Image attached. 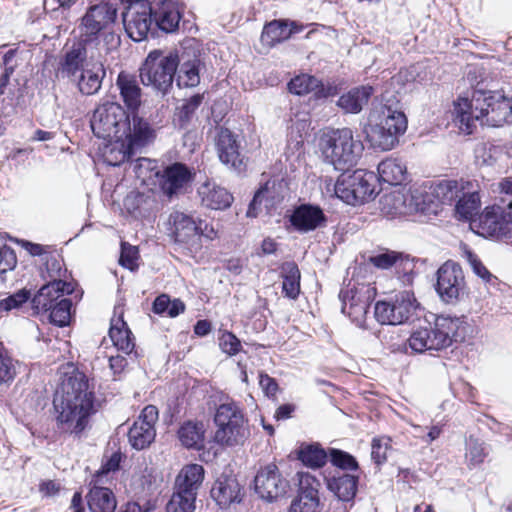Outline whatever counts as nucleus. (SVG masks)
<instances>
[{
	"instance_id": "obj_1",
	"label": "nucleus",
	"mask_w": 512,
	"mask_h": 512,
	"mask_svg": "<svg viewBox=\"0 0 512 512\" xmlns=\"http://www.w3.org/2000/svg\"><path fill=\"white\" fill-rule=\"evenodd\" d=\"M60 374L61 381L53 401L57 424L65 432L79 434L96 411L94 392L85 374L73 365L62 367Z\"/></svg>"
},
{
	"instance_id": "obj_2",
	"label": "nucleus",
	"mask_w": 512,
	"mask_h": 512,
	"mask_svg": "<svg viewBox=\"0 0 512 512\" xmlns=\"http://www.w3.org/2000/svg\"><path fill=\"white\" fill-rule=\"evenodd\" d=\"M452 121L460 132L470 135L477 127H500L512 122V98L500 92L473 90L453 101Z\"/></svg>"
},
{
	"instance_id": "obj_3",
	"label": "nucleus",
	"mask_w": 512,
	"mask_h": 512,
	"mask_svg": "<svg viewBox=\"0 0 512 512\" xmlns=\"http://www.w3.org/2000/svg\"><path fill=\"white\" fill-rule=\"evenodd\" d=\"M117 18L118 8L113 3L101 1L90 5L79 19V41L83 45L95 47L102 42L106 54L117 50L121 38L112 30Z\"/></svg>"
},
{
	"instance_id": "obj_4",
	"label": "nucleus",
	"mask_w": 512,
	"mask_h": 512,
	"mask_svg": "<svg viewBox=\"0 0 512 512\" xmlns=\"http://www.w3.org/2000/svg\"><path fill=\"white\" fill-rule=\"evenodd\" d=\"M319 146L324 161L339 171L356 166L364 151L362 141L348 127L324 133Z\"/></svg>"
},
{
	"instance_id": "obj_5",
	"label": "nucleus",
	"mask_w": 512,
	"mask_h": 512,
	"mask_svg": "<svg viewBox=\"0 0 512 512\" xmlns=\"http://www.w3.org/2000/svg\"><path fill=\"white\" fill-rule=\"evenodd\" d=\"M460 325L459 318L438 316L433 325L415 328L407 339V345L414 353L445 349L452 344Z\"/></svg>"
},
{
	"instance_id": "obj_6",
	"label": "nucleus",
	"mask_w": 512,
	"mask_h": 512,
	"mask_svg": "<svg viewBox=\"0 0 512 512\" xmlns=\"http://www.w3.org/2000/svg\"><path fill=\"white\" fill-rule=\"evenodd\" d=\"M90 126L94 135L102 139H121L133 133L128 113L116 102H104L93 111Z\"/></svg>"
},
{
	"instance_id": "obj_7",
	"label": "nucleus",
	"mask_w": 512,
	"mask_h": 512,
	"mask_svg": "<svg viewBox=\"0 0 512 512\" xmlns=\"http://www.w3.org/2000/svg\"><path fill=\"white\" fill-rule=\"evenodd\" d=\"M216 425L215 441L220 445L243 444L249 435L247 419L240 406L234 401L220 404L214 415Z\"/></svg>"
},
{
	"instance_id": "obj_8",
	"label": "nucleus",
	"mask_w": 512,
	"mask_h": 512,
	"mask_svg": "<svg viewBox=\"0 0 512 512\" xmlns=\"http://www.w3.org/2000/svg\"><path fill=\"white\" fill-rule=\"evenodd\" d=\"M172 223L171 236L181 249L185 250L188 255L194 256L202 249V237L210 240L216 237V231L200 218H194L183 212H173L170 215Z\"/></svg>"
},
{
	"instance_id": "obj_9",
	"label": "nucleus",
	"mask_w": 512,
	"mask_h": 512,
	"mask_svg": "<svg viewBox=\"0 0 512 512\" xmlns=\"http://www.w3.org/2000/svg\"><path fill=\"white\" fill-rule=\"evenodd\" d=\"M153 138L154 131L149 124L133 116V133L121 139H107L102 153L104 161L110 166H118L129 159L134 150L148 144Z\"/></svg>"
},
{
	"instance_id": "obj_10",
	"label": "nucleus",
	"mask_w": 512,
	"mask_h": 512,
	"mask_svg": "<svg viewBox=\"0 0 512 512\" xmlns=\"http://www.w3.org/2000/svg\"><path fill=\"white\" fill-rule=\"evenodd\" d=\"M179 62V57L175 53L151 51L140 68L141 82L157 90L166 91L173 83Z\"/></svg>"
},
{
	"instance_id": "obj_11",
	"label": "nucleus",
	"mask_w": 512,
	"mask_h": 512,
	"mask_svg": "<svg viewBox=\"0 0 512 512\" xmlns=\"http://www.w3.org/2000/svg\"><path fill=\"white\" fill-rule=\"evenodd\" d=\"M381 114L380 122L367 131V140L374 148L389 151L399 143V137L405 133L407 118L402 111L391 107H384Z\"/></svg>"
},
{
	"instance_id": "obj_12",
	"label": "nucleus",
	"mask_w": 512,
	"mask_h": 512,
	"mask_svg": "<svg viewBox=\"0 0 512 512\" xmlns=\"http://www.w3.org/2000/svg\"><path fill=\"white\" fill-rule=\"evenodd\" d=\"M335 195L349 205L370 200L375 194V175L362 169L341 174L334 186Z\"/></svg>"
},
{
	"instance_id": "obj_13",
	"label": "nucleus",
	"mask_w": 512,
	"mask_h": 512,
	"mask_svg": "<svg viewBox=\"0 0 512 512\" xmlns=\"http://www.w3.org/2000/svg\"><path fill=\"white\" fill-rule=\"evenodd\" d=\"M418 307L419 303L413 292L401 291L392 301H378L374 315L382 325H400L408 321Z\"/></svg>"
},
{
	"instance_id": "obj_14",
	"label": "nucleus",
	"mask_w": 512,
	"mask_h": 512,
	"mask_svg": "<svg viewBox=\"0 0 512 512\" xmlns=\"http://www.w3.org/2000/svg\"><path fill=\"white\" fill-rule=\"evenodd\" d=\"M425 190L418 187L409 189L406 193L393 191L383 196L382 211L391 217L429 211V203L424 199Z\"/></svg>"
},
{
	"instance_id": "obj_15",
	"label": "nucleus",
	"mask_w": 512,
	"mask_h": 512,
	"mask_svg": "<svg viewBox=\"0 0 512 512\" xmlns=\"http://www.w3.org/2000/svg\"><path fill=\"white\" fill-rule=\"evenodd\" d=\"M436 291L446 303H455L466 294L465 276L458 263L448 260L439 267Z\"/></svg>"
},
{
	"instance_id": "obj_16",
	"label": "nucleus",
	"mask_w": 512,
	"mask_h": 512,
	"mask_svg": "<svg viewBox=\"0 0 512 512\" xmlns=\"http://www.w3.org/2000/svg\"><path fill=\"white\" fill-rule=\"evenodd\" d=\"M503 213L502 207L499 205L488 206L471 221V226L477 234L483 237L512 241V228L504 219Z\"/></svg>"
},
{
	"instance_id": "obj_17",
	"label": "nucleus",
	"mask_w": 512,
	"mask_h": 512,
	"mask_svg": "<svg viewBox=\"0 0 512 512\" xmlns=\"http://www.w3.org/2000/svg\"><path fill=\"white\" fill-rule=\"evenodd\" d=\"M158 421V409L147 405L128 431V442L137 450H144L154 442L156 437L155 424Z\"/></svg>"
},
{
	"instance_id": "obj_18",
	"label": "nucleus",
	"mask_w": 512,
	"mask_h": 512,
	"mask_svg": "<svg viewBox=\"0 0 512 512\" xmlns=\"http://www.w3.org/2000/svg\"><path fill=\"white\" fill-rule=\"evenodd\" d=\"M465 180H449L443 179L433 181L429 185L423 184L418 189H424V199L429 203V211L427 213H437L438 204H452L455 199L460 197L463 191Z\"/></svg>"
},
{
	"instance_id": "obj_19",
	"label": "nucleus",
	"mask_w": 512,
	"mask_h": 512,
	"mask_svg": "<svg viewBox=\"0 0 512 512\" xmlns=\"http://www.w3.org/2000/svg\"><path fill=\"white\" fill-rule=\"evenodd\" d=\"M254 483L256 493L268 502L283 496L288 486L287 481L281 476L278 467L274 464L263 467L257 473Z\"/></svg>"
},
{
	"instance_id": "obj_20",
	"label": "nucleus",
	"mask_w": 512,
	"mask_h": 512,
	"mask_svg": "<svg viewBox=\"0 0 512 512\" xmlns=\"http://www.w3.org/2000/svg\"><path fill=\"white\" fill-rule=\"evenodd\" d=\"M155 177L159 179V186L163 194L172 197L193 180L194 172L182 163H174L162 171H156Z\"/></svg>"
},
{
	"instance_id": "obj_21",
	"label": "nucleus",
	"mask_w": 512,
	"mask_h": 512,
	"mask_svg": "<svg viewBox=\"0 0 512 512\" xmlns=\"http://www.w3.org/2000/svg\"><path fill=\"white\" fill-rule=\"evenodd\" d=\"M73 288L70 283L55 280L42 286L32 298V308L37 312H48L65 294H70Z\"/></svg>"
},
{
	"instance_id": "obj_22",
	"label": "nucleus",
	"mask_w": 512,
	"mask_h": 512,
	"mask_svg": "<svg viewBox=\"0 0 512 512\" xmlns=\"http://www.w3.org/2000/svg\"><path fill=\"white\" fill-rule=\"evenodd\" d=\"M339 297L342 302V313L349 316L357 326L362 327L369 307L368 297L358 289L349 287L341 290Z\"/></svg>"
},
{
	"instance_id": "obj_23",
	"label": "nucleus",
	"mask_w": 512,
	"mask_h": 512,
	"mask_svg": "<svg viewBox=\"0 0 512 512\" xmlns=\"http://www.w3.org/2000/svg\"><path fill=\"white\" fill-rule=\"evenodd\" d=\"M105 75L103 62L95 59V54L91 53V62H86L85 68L76 77L79 91L84 95L96 94L101 88Z\"/></svg>"
},
{
	"instance_id": "obj_24",
	"label": "nucleus",
	"mask_w": 512,
	"mask_h": 512,
	"mask_svg": "<svg viewBox=\"0 0 512 512\" xmlns=\"http://www.w3.org/2000/svg\"><path fill=\"white\" fill-rule=\"evenodd\" d=\"M291 223L296 230L306 233L323 227L326 217L320 207L304 204L294 210Z\"/></svg>"
},
{
	"instance_id": "obj_25",
	"label": "nucleus",
	"mask_w": 512,
	"mask_h": 512,
	"mask_svg": "<svg viewBox=\"0 0 512 512\" xmlns=\"http://www.w3.org/2000/svg\"><path fill=\"white\" fill-rule=\"evenodd\" d=\"M109 337L117 350L124 354H130L135 348L132 333L123 320V309L121 307L114 309V316L110 323Z\"/></svg>"
},
{
	"instance_id": "obj_26",
	"label": "nucleus",
	"mask_w": 512,
	"mask_h": 512,
	"mask_svg": "<svg viewBox=\"0 0 512 512\" xmlns=\"http://www.w3.org/2000/svg\"><path fill=\"white\" fill-rule=\"evenodd\" d=\"M198 195L203 206L214 210H224L229 208L234 199L232 194L226 188L210 181L200 185L198 188Z\"/></svg>"
},
{
	"instance_id": "obj_27",
	"label": "nucleus",
	"mask_w": 512,
	"mask_h": 512,
	"mask_svg": "<svg viewBox=\"0 0 512 512\" xmlns=\"http://www.w3.org/2000/svg\"><path fill=\"white\" fill-rule=\"evenodd\" d=\"M217 151L220 161L230 167L240 170L243 159L239 152L236 137L228 129H221L217 139Z\"/></svg>"
},
{
	"instance_id": "obj_28",
	"label": "nucleus",
	"mask_w": 512,
	"mask_h": 512,
	"mask_svg": "<svg viewBox=\"0 0 512 512\" xmlns=\"http://www.w3.org/2000/svg\"><path fill=\"white\" fill-rule=\"evenodd\" d=\"M211 496L221 507L240 501V485L233 475H220L212 489Z\"/></svg>"
},
{
	"instance_id": "obj_29",
	"label": "nucleus",
	"mask_w": 512,
	"mask_h": 512,
	"mask_svg": "<svg viewBox=\"0 0 512 512\" xmlns=\"http://www.w3.org/2000/svg\"><path fill=\"white\" fill-rule=\"evenodd\" d=\"M94 48L96 47L93 45H83L79 41L78 46H74L65 54L61 63L62 72L76 79L77 74L85 68L86 62H91V53H94Z\"/></svg>"
},
{
	"instance_id": "obj_30",
	"label": "nucleus",
	"mask_w": 512,
	"mask_h": 512,
	"mask_svg": "<svg viewBox=\"0 0 512 512\" xmlns=\"http://www.w3.org/2000/svg\"><path fill=\"white\" fill-rule=\"evenodd\" d=\"M153 15L159 29L167 33L178 29L182 17L179 3L176 0L161 1Z\"/></svg>"
},
{
	"instance_id": "obj_31",
	"label": "nucleus",
	"mask_w": 512,
	"mask_h": 512,
	"mask_svg": "<svg viewBox=\"0 0 512 512\" xmlns=\"http://www.w3.org/2000/svg\"><path fill=\"white\" fill-rule=\"evenodd\" d=\"M466 187L461 191L458 202L455 206L456 215L460 219H471L472 216L478 211L481 199L479 196V185L474 181H466Z\"/></svg>"
},
{
	"instance_id": "obj_32",
	"label": "nucleus",
	"mask_w": 512,
	"mask_h": 512,
	"mask_svg": "<svg viewBox=\"0 0 512 512\" xmlns=\"http://www.w3.org/2000/svg\"><path fill=\"white\" fill-rule=\"evenodd\" d=\"M92 485L86 499L91 512H114L117 506L113 492L103 487L104 483H90Z\"/></svg>"
},
{
	"instance_id": "obj_33",
	"label": "nucleus",
	"mask_w": 512,
	"mask_h": 512,
	"mask_svg": "<svg viewBox=\"0 0 512 512\" xmlns=\"http://www.w3.org/2000/svg\"><path fill=\"white\" fill-rule=\"evenodd\" d=\"M327 488L338 499V503L352 502L358 489V477L350 474H340L326 479Z\"/></svg>"
},
{
	"instance_id": "obj_34",
	"label": "nucleus",
	"mask_w": 512,
	"mask_h": 512,
	"mask_svg": "<svg viewBox=\"0 0 512 512\" xmlns=\"http://www.w3.org/2000/svg\"><path fill=\"white\" fill-rule=\"evenodd\" d=\"M373 94V87L364 85L356 87L341 95L337 101V105L345 113L358 114Z\"/></svg>"
},
{
	"instance_id": "obj_35",
	"label": "nucleus",
	"mask_w": 512,
	"mask_h": 512,
	"mask_svg": "<svg viewBox=\"0 0 512 512\" xmlns=\"http://www.w3.org/2000/svg\"><path fill=\"white\" fill-rule=\"evenodd\" d=\"M204 480V468L199 464L185 465L178 473L175 479L174 489H179L184 493H193L197 496V491Z\"/></svg>"
},
{
	"instance_id": "obj_36",
	"label": "nucleus",
	"mask_w": 512,
	"mask_h": 512,
	"mask_svg": "<svg viewBox=\"0 0 512 512\" xmlns=\"http://www.w3.org/2000/svg\"><path fill=\"white\" fill-rule=\"evenodd\" d=\"M379 179L390 185H400L407 178L406 165L397 158H386L378 165Z\"/></svg>"
},
{
	"instance_id": "obj_37",
	"label": "nucleus",
	"mask_w": 512,
	"mask_h": 512,
	"mask_svg": "<svg viewBox=\"0 0 512 512\" xmlns=\"http://www.w3.org/2000/svg\"><path fill=\"white\" fill-rule=\"evenodd\" d=\"M116 85L126 106L132 111L138 109L141 104V89L135 78L121 72L117 77Z\"/></svg>"
},
{
	"instance_id": "obj_38",
	"label": "nucleus",
	"mask_w": 512,
	"mask_h": 512,
	"mask_svg": "<svg viewBox=\"0 0 512 512\" xmlns=\"http://www.w3.org/2000/svg\"><path fill=\"white\" fill-rule=\"evenodd\" d=\"M178 438L186 448L201 449L204 444L205 427L201 421H186L178 429Z\"/></svg>"
},
{
	"instance_id": "obj_39",
	"label": "nucleus",
	"mask_w": 512,
	"mask_h": 512,
	"mask_svg": "<svg viewBox=\"0 0 512 512\" xmlns=\"http://www.w3.org/2000/svg\"><path fill=\"white\" fill-rule=\"evenodd\" d=\"M490 454V447L484 441L469 436L465 441V461L469 469L480 467Z\"/></svg>"
},
{
	"instance_id": "obj_40",
	"label": "nucleus",
	"mask_w": 512,
	"mask_h": 512,
	"mask_svg": "<svg viewBox=\"0 0 512 512\" xmlns=\"http://www.w3.org/2000/svg\"><path fill=\"white\" fill-rule=\"evenodd\" d=\"M283 278L282 291L286 297L296 299L300 293V271L294 262L284 263L281 267Z\"/></svg>"
},
{
	"instance_id": "obj_41",
	"label": "nucleus",
	"mask_w": 512,
	"mask_h": 512,
	"mask_svg": "<svg viewBox=\"0 0 512 512\" xmlns=\"http://www.w3.org/2000/svg\"><path fill=\"white\" fill-rule=\"evenodd\" d=\"M295 32L293 28H289L288 22L272 21L264 27L261 40L264 44L273 46L289 39Z\"/></svg>"
},
{
	"instance_id": "obj_42",
	"label": "nucleus",
	"mask_w": 512,
	"mask_h": 512,
	"mask_svg": "<svg viewBox=\"0 0 512 512\" xmlns=\"http://www.w3.org/2000/svg\"><path fill=\"white\" fill-rule=\"evenodd\" d=\"M200 64L197 57L183 60L176 78L179 87H196L200 83Z\"/></svg>"
},
{
	"instance_id": "obj_43",
	"label": "nucleus",
	"mask_w": 512,
	"mask_h": 512,
	"mask_svg": "<svg viewBox=\"0 0 512 512\" xmlns=\"http://www.w3.org/2000/svg\"><path fill=\"white\" fill-rule=\"evenodd\" d=\"M462 257L469 263L475 275L481 278L487 284H495L497 277L494 276L485 265L479 260L466 244L461 245Z\"/></svg>"
},
{
	"instance_id": "obj_44",
	"label": "nucleus",
	"mask_w": 512,
	"mask_h": 512,
	"mask_svg": "<svg viewBox=\"0 0 512 512\" xmlns=\"http://www.w3.org/2000/svg\"><path fill=\"white\" fill-rule=\"evenodd\" d=\"M329 452L316 445L302 447L298 453L301 462L311 468H320L325 465Z\"/></svg>"
},
{
	"instance_id": "obj_45",
	"label": "nucleus",
	"mask_w": 512,
	"mask_h": 512,
	"mask_svg": "<svg viewBox=\"0 0 512 512\" xmlns=\"http://www.w3.org/2000/svg\"><path fill=\"white\" fill-rule=\"evenodd\" d=\"M196 496L193 493H184L174 489V493L167 503V512H193L195 509Z\"/></svg>"
},
{
	"instance_id": "obj_46",
	"label": "nucleus",
	"mask_w": 512,
	"mask_h": 512,
	"mask_svg": "<svg viewBox=\"0 0 512 512\" xmlns=\"http://www.w3.org/2000/svg\"><path fill=\"white\" fill-rule=\"evenodd\" d=\"M320 85V81L311 75L302 74L291 79L288 83V89L291 93L296 95H306Z\"/></svg>"
},
{
	"instance_id": "obj_47",
	"label": "nucleus",
	"mask_w": 512,
	"mask_h": 512,
	"mask_svg": "<svg viewBox=\"0 0 512 512\" xmlns=\"http://www.w3.org/2000/svg\"><path fill=\"white\" fill-rule=\"evenodd\" d=\"M71 306L72 302L70 299H60L50 310L49 319L50 322L59 326L64 327L69 324L71 318Z\"/></svg>"
},
{
	"instance_id": "obj_48",
	"label": "nucleus",
	"mask_w": 512,
	"mask_h": 512,
	"mask_svg": "<svg viewBox=\"0 0 512 512\" xmlns=\"http://www.w3.org/2000/svg\"><path fill=\"white\" fill-rule=\"evenodd\" d=\"M120 462L121 454L119 452L113 453L105 462L102 463L101 468L94 474L92 482L108 483L112 479L111 473L119 469Z\"/></svg>"
},
{
	"instance_id": "obj_49",
	"label": "nucleus",
	"mask_w": 512,
	"mask_h": 512,
	"mask_svg": "<svg viewBox=\"0 0 512 512\" xmlns=\"http://www.w3.org/2000/svg\"><path fill=\"white\" fill-rule=\"evenodd\" d=\"M329 458L334 466L342 470L354 471L358 469L356 459L345 451L332 448L329 450Z\"/></svg>"
},
{
	"instance_id": "obj_50",
	"label": "nucleus",
	"mask_w": 512,
	"mask_h": 512,
	"mask_svg": "<svg viewBox=\"0 0 512 512\" xmlns=\"http://www.w3.org/2000/svg\"><path fill=\"white\" fill-rule=\"evenodd\" d=\"M288 512H320V499L297 495L291 502Z\"/></svg>"
},
{
	"instance_id": "obj_51",
	"label": "nucleus",
	"mask_w": 512,
	"mask_h": 512,
	"mask_svg": "<svg viewBox=\"0 0 512 512\" xmlns=\"http://www.w3.org/2000/svg\"><path fill=\"white\" fill-rule=\"evenodd\" d=\"M319 481L309 473H299V493L307 497L319 498Z\"/></svg>"
},
{
	"instance_id": "obj_52",
	"label": "nucleus",
	"mask_w": 512,
	"mask_h": 512,
	"mask_svg": "<svg viewBox=\"0 0 512 512\" xmlns=\"http://www.w3.org/2000/svg\"><path fill=\"white\" fill-rule=\"evenodd\" d=\"M16 376L14 360L3 350H0V385L8 384Z\"/></svg>"
},
{
	"instance_id": "obj_53",
	"label": "nucleus",
	"mask_w": 512,
	"mask_h": 512,
	"mask_svg": "<svg viewBox=\"0 0 512 512\" xmlns=\"http://www.w3.org/2000/svg\"><path fill=\"white\" fill-rule=\"evenodd\" d=\"M16 263L17 259L13 249L6 245L0 247V282L4 281V275L13 270Z\"/></svg>"
},
{
	"instance_id": "obj_54",
	"label": "nucleus",
	"mask_w": 512,
	"mask_h": 512,
	"mask_svg": "<svg viewBox=\"0 0 512 512\" xmlns=\"http://www.w3.org/2000/svg\"><path fill=\"white\" fill-rule=\"evenodd\" d=\"M30 297V293L26 290H20L17 293L10 295L0 301V312H9L13 309L19 308Z\"/></svg>"
},
{
	"instance_id": "obj_55",
	"label": "nucleus",
	"mask_w": 512,
	"mask_h": 512,
	"mask_svg": "<svg viewBox=\"0 0 512 512\" xmlns=\"http://www.w3.org/2000/svg\"><path fill=\"white\" fill-rule=\"evenodd\" d=\"M135 173L138 178L143 181L150 179L155 176L157 170V163L154 160L148 158H139L134 166Z\"/></svg>"
},
{
	"instance_id": "obj_56",
	"label": "nucleus",
	"mask_w": 512,
	"mask_h": 512,
	"mask_svg": "<svg viewBox=\"0 0 512 512\" xmlns=\"http://www.w3.org/2000/svg\"><path fill=\"white\" fill-rule=\"evenodd\" d=\"M390 439L386 437L374 438L371 445V457L375 463L381 464L387 458Z\"/></svg>"
},
{
	"instance_id": "obj_57",
	"label": "nucleus",
	"mask_w": 512,
	"mask_h": 512,
	"mask_svg": "<svg viewBox=\"0 0 512 512\" xmlns=\"http://www.w3.org/2000/svg\"><path fill=\"white\" fill-rule=\"evenodd\" d=\"M138 250L135 246H131L126 243L121 245V255L119 262L120 264L130 270H134L137 267Z\"/></svg>"
},
{
	"instance_id": "obj_58",
	"label": "nucleus",
	"mask_w": 512,
	"mask_h": 512,
	"mask_svg": "<svg viewBox=\"0 0 512 512\" xmlns=\"http://www.w3.org/2000/svg\"><path fill=\"white\" fill-rule=\"evenodd\" d=\"M400 259V254L394 251H386L370 257V262L377 268L389 269Z\"/></svg>"
},
{
	"instance_id": "obj_59",
	"label": "nucleus",
	"mask_w": 512,
	"mask_h": 512,
	"mask_svg": "<svg viewBox=\"0 0 512 512\" xmlns=\"http://www.w3.org/2000/svg\"><path fill=\"white\" fill-rule=\"evenodd\" d=\"M220 348L230 356L236 355L241 348L240 340L231 332H224L220 337Z\"/></svg>"
},
{
	"instance_id": "obj_60",
	"label": "nucleus",
	"mask_w": 512,
	"mask_h": 512,
	"mask_svg": "<svg viewBox=\"0 0 512 512\" xmlns=\"http://www.w3.org/2000/svg\"><path fill=\"white\" fill-rule=\"evenodd\" d=\"M497 149L493 146L481 145L476 149V160L480 165H492L496 161Z\"/></svg>"
},
{
	"instance_id": "obj_61",
	"label": "nucleus",
	"mask_w": 512,
	"mask_h": 512,
	"mask_svg": "<svg viewBox=\"0 0 512 512\" xmlns=\"http://www.w3.org/2000/svg\"><path fill=\"white\" fill-rule=\"evenodd\" d=\"M268 192L267 184L261 187L254 195L252 201L249 204L246 212L248 217H256L259 212V206L261 205L266 193Z\"/></svg>"
},
{
	"instance_id": "obj_62",
	"label": "nucleus",
	"mask_w": 512,
	"mask_h": 512,
	"mask_svg": "<svg viewBox=\"0 0 512 512\" xmlns=\"http://www.w3.org/2000/svg\"><path fill=\"white\" fill-rule=\"evenodd\" d=\"M259 385L267 396H275L278 391L276 380L268 374L261 373L259 375Z\"/></svg>"
},
{
	"instance_id": "obj_63",
	"label": "nucleus",
	"mask_w": 512,
	"mask_h": 512,
	"mask_svg": "<svg viewBox=\"0 0 512 512\" xmlns=\"http://www.w3.org/2000/svg\"><path fill=\"white\" fill-rule=\"evenodd\" d=\"M203 96L200 94H196L189 98L182 106L181 112L184 114L186 118L190 116L202 103Z\"/></svg>"
},
{
	"instance_id": "obj_64",
	"label": "nucleus",
	"mask_w": 512,
	"mask_h": 512,
	"mask_svg": "<svg viewBox=\"0 0 512 512\" xmlns=\"http://www.w3.org/2000/svg\"><path fill=\"white\" fill-rule=\"evenodd\" d=\"M169 299L166 294L158 296L153 302V312L156 314H167Z\"/></svg>"
}]
</instances>
